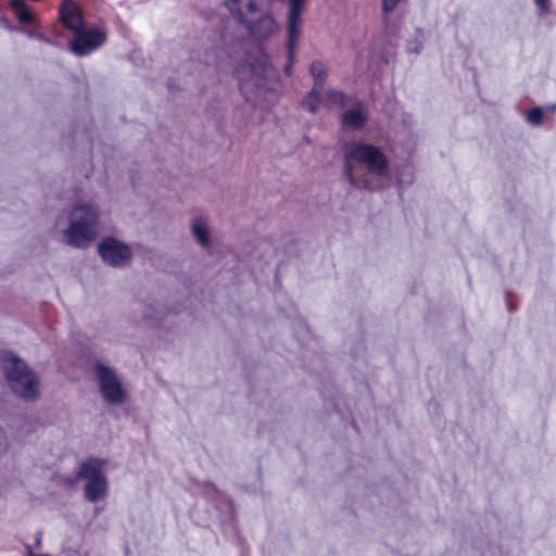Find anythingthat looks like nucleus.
I'll use <instances>...</instances> for the list:
<instances>
[{"label":"nucleus","instance_id":"obj_8","mask_svg":"<svg viewBox=\"0 0 556 556\" xmlns=\"http://www.w3.org/2000/svg\"><path fill=\"white\" fill-rule=\"evenodd\" d=\"M271 0H227L226 7L231 16L240 24H249V18L267 11Z\"/></svg>","mask_w":556,"mask_h":556},{"label":"nucleus","instance_id":"obj_19","mask_svg":"<svg viewBox=\"0 0 556 556\" xmlns=\"http://www.w3.org/2000/svg\"><path fill=\"white\" fill-rule=\"evenodd\" d=\"M399 2L400 0H382L383 10L386 12L392 11Z\"/></svg>","mask_w":556,"mask_h":556},{"label":"nucleus","instance_id":"obj_11","mask_svg":"<svg viewBox=\"0 0 556 556\" xmlns=\"http://www.w3.org/2000/svg\"><path fill=\"white\" fill-rule=\"evenodd\" d=\"M242 25L256 40H265L278 30V23L270 14H265L257 21H254V16H251L249 18V24Z\"/></svg>","mask_w":556,"mask_h":556},{"label":"nucleus","instance_id":"obj_4","mask_svg":"<svg viewBox=\"0 0 556 556\" xmlns=\"http://www.w3.org/2000/svg\"><path fill=\"white\" fill-rule=\"evenodd\" d=\"M1 366L15 394L26 400L37 396L38 379L18 356L12 352H4L1 356Z\"/></svg>","mask_w":556,"mask_h":556},{"label":"nucleus","instance_id":"obj_3","mask_svg":"<svg viewBox=\"0 0 556 556\" xmlns=\"http://www.w3.org/2000/svg\"><path fill=\"white\" fill-rule=\"evenodd\" d=\"M59 13L63 25L74 33L70 41V49L74 54L87 55L105 42L106 34L102 28H85L83 14L75 2L65 0Z\"/></svg>","mask_w":556,"mask_h":556},{"label":"nucleus","instance_id":"obj_22","mask_svg":"<svg viewBox=\"0 0 556 556\" xmlns=\"http://www.w3.org/2000/svg\"><path fill=\"white\" fill-rule=\"evenodd\" d=\"M408 50L410 52L419 53L421 51V43L417 42L414 45V47H409Z\"/></svg>","mask_w":556,"mask_h":556},{"label":"nucleus","instance_id":"obj_6","mask_svg":"<svg viewBox=\"0 0 556 556\" xmlns=\"http://www.w3.org/2000/svg\"><path fill=\"white\" fill-rule=\"evenodd\" d=\"M78 478L86 480L85 496L89 502L96 503L103 498L108 492V481L103 473V462L89 458L78 470Z\"/></svg>","mask_w":556,"mask_h":556},{"label":"nucleus","instance_id":"obj_23","mask_svg":"<svg viewBox=\"0 0 556 556\" xmlns=\"http://www.w3.org/2000/svg\"><path fill=\"white\" fill-rule=\"evenodd\" d=\"M204 62H205L206 64H210V63H211V60H210L208 55L206 56V59L204 60Z\"/></svg>","mask_w":556,"mask_h":556},{"label":"nucleus","instance_id":"obj_21","mask_svg":"<svg viewBox=\"0 0 556 556\" xmlns=\"http://www.w3.org/2000/svg\"><path fill=\"white\" fill-rule=\"evenodd\" d=\"M534 1L541 12H544L548 9V4H549L548 0H534Z\"/></svg>","mask_w":556,"mask_h":556},{"label":"nucleus","instance_id":"obj_14","mask_svg":"<svg viewBox=\"0 0 556 556\" xmlns=\"http://www.w3.org/2000/svg\"><path fill=\"white\" fill-rule=\"evenodd\" d=\"M192 232L195 239L199 241V243H201L202 245H206L208 243L207 226L206 222L203 218L199 217L193 220Z\"/></svg>","mask_w":556,"mask_h":556},{"label":"nucleus","instance_id":"obj_13","mask_svg":"<svg viewBox=\"0 0 556 556\" xmlns=\"http://www.w3.org/2000/svg\"><path fill=\"white\" fill-rule=\"evenodd\" d=\"M11 9L15 14L16 18L23 24H31L33 23V14L25 4L24 0H12Z\"/></svg>","mask_w":556,"mask_h":556},{"label":"nucleus","instance_id":"obj_5","mask_svg":"<svg viewBox=\"0 0 556 556\" xmlns=\"http://www.w3.org/2000/svg\"><path fill=\"white\" fill-rule=\"evenodd\" d=\"M97 213L89 205L76 206L70 215L66 242L76 248L88 245L97 236Z\"/></svg>","mask_w":556,"mask_h":556},{"label":"nucleus","instance_id":"obj_17","mask_svg":"<svg viewBox=\"0 0 556 556\" xmlns=\"http://www.w3.org/2000/svg\"><path fill=\"white\" fill-rule=\"evenodd\" d=\"M324 100L329 108L333 106V105L343 108L346 105L348 99L343 92H341L339 90H334V89H329L325 93Z\"/></svg>","mask_w":556,"mask_h":556},{"label":"nucleus","instance_id":"obj_10","mask_svg":"<svg viewBox=\"0 0 556 556\" xmlns=\"http://www.w3.org/2000/svg\"><path fill=\"white\" fill-rule=\"evenodd\" d=\"M99 254L102 260L112 266H121L130 260V249L113 239L106 238L99 244Z\"/></svg>","mask_w":556,"mask_h":556},{"label":"nucleus","instance_id":"obj_15","mask_svg":"<svg viewBox=\"0 0 556 556\" xmlns=\"http://www.w3.org/2000/svg\"><path fill=\"white\" fill-rule=\"evenodd\" d=\"M309 72L314 77V87L321 88V85L327 77L325 64L320 61H314L311 65Z\"/></svg>","mask_w":556,"mask_h":556},{"label":"nucleus","instance_id":"obj_12","mask_svg":"<svg viewBox=\"0 0 556 556\" xmlns=\"http://www.w3.org/2000/svg\"><path fill=\"white\" fill-rule=\"evenodd\" d=\"M366 121L367 115L361 103H357L353 108L346 110L341 115L342 125L346 127L361 128L365 125Z\"/></svg>","mask_w":556,"mask_h":556},{"label":"nucleus","instance_id":"obj_24","mask_svg":"<svg viewBox=\"0 0 556 556\" xmlns=\"http://www.w3.org/2000/svg\"><path fill=\"white\" fill-rule=\"evenodd\" d=\"M30 556H49V555H46V554H43V555H34V554H30Z\"/></svg>","mask_w":556,"mask_h":556},{"label":"nucleus","instance_id":"obj_2","mask_svg":"<svg viewBox=\"0 0 556 556\" xmlns=\"http://www.w3.org/2000/svg\"><path fill=\"white\" fill-rule=\"evenodd\" d=\"M366 168L368 174L383 176L388 170V159L377 147L368 143H353L344 154V175L358 189H372L367 177H361L357 169Z\"/></svg>","mask_w":556,"mask_h":556},{"label":"nucleus","instance_id":"obj_16","mask_svg":"<svg viewBox=\"0 0 556 556\" xmlns=\"http://www.w3.org/2000/svg\"><path fill=\"white\" fill-rule=\"evenodd\" d=\"M319 92L320 88L314 87L302 102V105L311 113H315L320 104L321 99Z\"/></svg>","mask_w":556,"mask_h":556},{"label":"nucleus","instance_id":"obj_20","mask_svg":"<svg viewBox=\"0 0 556 556\" xmlns=\"http://www.w3.org/2000/svg\"><path fill=\"white\" fill-rule=\"evenodd\" d=\"M8 447V441L4 431L0 428V453L4 452Z\"/></svg>","mask_w":556,"mask_h":556},{"label":"nucleus","instance_id":"obj_7","mask_svg":"<svg viewBox=\"0 0 556 556\" xmlns=\"http://www.w3.org/2000/svg\"><path fill=\"white\" fill-rule=\"evenodd\" d=\"M289 11L287 16V51L288 61L283 67L286 75H290L296 54V45L300 38L302 14L305 11L306 0H288Z\"/></svg>","mask_w":556,"mask_h":556},{"label":"nucleus","instance_id":"obj_9","mask_svg":"<svg viewBox=\"0 0 556 556\" xmlns=\"http://www.w3.org/2000/svg\"><path fill=\"white\" fill-rule=\"evenodd\" d=\"M97 375L104 399L113 404L121 403L124 399V390L117 376L109 367L101 364L97 366Z\"/></svg>","mask_w":556,"mask_h":556},{"label":"nucleus","instance_id":"obj_18","mask_svg":"<svg viewBox=\"0 0 556 556\" xmlns=\"http://www.w3.org/2000/svg\"><path fill=\"white\" fill-rule=\"evenodd\" d=\"M527 121L532 125H540L543 119V111L541 108H533L527 112Z\"/></svg>","mask_w":556,"mask_h":556},{"label":"nucleus","instance_id":"obj_25","mask_svg":"<svg viewBox=\"0 0 556 556\" xmlns=\"http://www.w3.org/2000/svg\"><path fill=\"white\" fill-rule=\"evenodd\" d=\"M508 308H509V311H513V306L510 303L508 304Z\"/></svg>","mask_w":556,"mask_h":556},{"label":"nucleus","instance_id":"obj_1","mask_svg":"<svg viewBox=\"0 0 556 556\" xmlns=\"http://www.w3.org/2000/svg\"><path fill=\"white\" fill-rule=\"evenodd\" d=\"M217 67L225 68L228 64L232 68L233 76L238 80L239 89L247 101L254 105L261 104V101L275 99L274 84L276 75L269 59L266 54L258 51V58L254 61L244 60L241 64H232L233 56L229 54L225 60L220 54L216 55Z\"/></svg>","mask_w":556,"mask_h":556}]
</instances>
